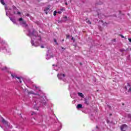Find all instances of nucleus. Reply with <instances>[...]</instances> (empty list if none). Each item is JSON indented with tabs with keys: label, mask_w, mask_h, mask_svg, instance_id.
I'll return each mask as SVG.
<instances>
[{
	"label": "nucleus",
	"mask_w": 131,
	"mask_h": 131,
	"mask_svg": "<svg viewBox=\"0 0 131 131\" xmlns=\"http://www.w3.org/2000/svg\"><path fill=\"white\" fill-rule=\"evenodd\" d=\"M113 41H114L115 42V41H116V39H114Z\"/></svg>",
	"instance_id": "f704fd0d"
},
{
	"label": "nucleus",
	"mask_w": 131,
	"mask_h": 131,
	"mask_svg": "<svg viewBox=\"0 0 131 131\" xmlns=\"http://www.w3.org/2000/svg\"><path fill=\"white\" fill-rule=\"evenodd\" d=\"M31 115H35V114H36V113L34 112H31L30 113Z\"/></svg>",
	"instance_id": "a211bd4d"
},
{
	"label": "nucleus",
	"mask_w": 131,
	"mask_h": 131,
	"mask_svg": "<svg viewBox=\"0 0 131 131\" xmlns=\"http://www.w3.org/2000/svg\"><path fill=\"white\" fill-rule=\"evenodd\" d=\"M128 40L130 42H131V38H128Z\"/></svg>",
	"instance_id": "c85d7f7f"
},
{
	"label": "nucleus",
	"mask_w": 131,
	"mask_h": 131,
	"mask_svg": "<svg viewBox=\"0 0 131 131\" xmlns=\"http://www.w3.org/2000/svg\"><path fill=\"white\" fill-rule=\"evenodd\" d=\"M65 5H66V6L68 5V3H67V2H66Z\"/></svg>",
	"instance_id": "2f4dec72"
},
{
	"label": "nucleus",
	"mask_w": 131,
	"mask_h": 131,
	"mask_svg": "<svg viewBox=\"0 0 131 131\" xmlns=\"http://www.w3.org/2000/svg\"><path fill=\"white\" fill-rule=\"evenodd\" d=\"M0 118L1 119V121L5 124V126L6 127V129H4V130L7 131L9 129V128H12V126H10L9 123L8 122V121L4 120L2 116H0Z\"/></svg>",
	"instance_id": "20e7f679"
},
{
	"label": "nucleus",
	"mask_w": 131,
	"mask_h": 131,
	"mask_svg": "<svg viewBox=\"0 0 131 131\" xmlns=\"http://www.w3.org/2000/svg\"><path fill=\"white\" fill-rule=\"evenodd\" d=\"M127 129V126L125 124H123L121 126V130L122 131H125Z\"/></svg>",
	"instance_id": "1a4fd4ad"
},
{
	"label": "nucleus",
	"mask_w": 131,
	"mask_h": 131,
	"mask_svg": "<svg viewBox=\"0 0 131 131\" xmlns=\"http://www.w3.org/2000/svg\"><path fill=\"white\" fill-rule=\"evenodd\" d=\"M11 76L13 78H17V81H19L20 83H22V81H23V79L21 78H19L16 76L15 74H11Z\"/></svg>",
	"instance_id": "423d86ee"
},
{
	"label": "nucleus",
	"mask_w": 131,
	"mask_h": 131,
	"mask_svg": "<svg viewBox=\"0 0 131 131\" xmlns=\"http://www.w3.org/2000/svg\"><path fill=\"white\" fill-rule=\"evenodd\" d=\"M45 119H47V117L46 116V115H40L39 117L38 121H40V122H42V121H43V120H45Z\"/></svg>",
	"instance_id": "6e6552de"
},
{
	"label": "nucleus",
	"mask_w": 131,
	"mask_h": 131,
	"mask_svg": "<svg viewBox=\"0 0 131 131\" xmlns=\"http://www.w3.org/2000/svg\"><path fill=\"white\" fill-rule=\"evenodd\" d=\"M22 24L23 25H26V26H28V25H26V21H25V20H23V21H22Z\"/></svg>",
	"instance_id": "dca6fc26"
},
{
	"label": "nucleus",
	"mask_w": 131,
	"mask_h": 131,
	"mask_svg": "<svg viewBox=\"0 0 131 131\" xmlns=\"http://www.w3.org/2000/svg\"><path fill=\"white\" fill-rule=\"evenodd\" d=\"M54 41L55 43V45H58V42H57V40L56 39H54Z\"/></svg>",
	"instance_id": "412c9836"
},
{
	"label": "nucleus",
	"mask_w": 131,
	"mask_h": 131,
	"mask_svg": "<svg viewBox=\"0 0 131 131\" xmlns=\"http://www.w3.org/2000/svg\"><path fill=\"white\" fill-rule=\"evenodd\" d=\"M60 11H65V9H64V8H61V9H60Z\"/></svg>",
	"instance_id": "5701e85b"
},
{
	"label": "nucleus",
	"mask_w": 131,
	"mask_h": 131,
	"mask_svg": "<svg viewBox=\"0 0 131 131\" xmlns=\"http://www.w3.org/2000/svg\"><path fill=\"white\" fill-rule=\"evenodd\" d=\"M42 127L43 129H46L48 127V125L43 124V125H42Z\"/></svg>",
	"instance_id": "f8f14e48"
},
{
	"label": "nucleus",
	"mask_w": 131,
	"mask_h": 131,
	"mask_svg": "<svg viewBox=\"0 0 131 131\" xmlns=\"http://www.w3.org/2000/svg\"><path fill=\"white\" fill-rule=\"evenodd\" d=\"M84 104H86V105H89V101H88L86 99H84Z\"/></svg>",
	"instance_id": "f3484780"
},
{
	"label": "nucleus",
	"mask_w": 131,
	"mask_h": 131,
	"mask_svg": "<svg viewBox=\"0 0 131 131\" xmlns=\"http://www.w3.org/2000/svg\"><path fill=\"white\" fill-rule=\"evenodd\" d=\"M62 13V12L61 11H59L58 12V14H61Z\"/></svg>",
	"instance_id": "c756f323"
},
{
	"label": "nucleus",
	"mask_w": 131,
	"mask_h": 131,
	"mask_svg": "<svg viewBox=\"0 0 131 131\" xmlns=\"http://www.w3.org/2000/svg\"><path fill=\"white\" fill-rule=\"evenodd\" d=\"M1 127H3L2 126H1Z\"/></svg>",
	"instance_id": "ea45409f"
},
{
	"label": "nucleus",
	"mask_w": 131,
	"mask_h": 131,
	"mask_svg": "<svg viewBox=\"0 0 131 131\" xmlns=\"http://www.w3.org/2000/svg\"><path fill=\"white\" fill-rule=\"evenodd\" d=\"M86 23H88V24H92V23L91 22V21L90 20H86Z\"/></svg>",
	"instance_id": "aec40b11"
},
{
	"label": "nucleus",
	"mask_w": 131,
	"mask_h": 131,
	"mask_svg": "<svg viewBox=\"0 0 131 131\" xmlns=\"http://www.w3.org/2000/svg\"><path fill=\"white\" fill-rule=\"evenodd\" d=\"M7 69L6 67H4V68L2 69V70H6Z\"/></svg>",
	"instance_id": "a878e982"
},
{
	"label": "nucleus",
	"mask_w": 131,
	"mask_h": 131,
	"mask_svg": "<svg viewBox=\"0 0 131 131\" xmlns=\"http://www.w3.org/2000/svg\"><path fill=\"white\" fill-rule=\"evenodd\" d=\"M49 10H50V8L49 7H46L45 9H44V11L46 13V14L47 15H48V11H49Z\"/></svg>",
	"instance_id": "9d476101"
},
{
	"label": "nucleus",
	"mask_w": 131,
	"mask_h": 131,
	"mask_svg": "<svg viewBox=\"0 0 131 131\" xmlns=\"http://www.w3.org/2000/svg\"><path fill=\"white\" fill-rule=\"evenodd\" d=\"M121 36L122 38H124V36H123L122 35H121Z\"/></svg>",
	"instance_id": "72a5a7b5"
},
{
	"label": "nucleus",
	"mask_w": 131,
	"mask_h": 131,
	"mask_svg": "<svg viewBox=\"0 0 131 131\" xmlns=\"http://www.w3.org/2000/svg\"><path fill=\"white\" fill-rule=\"evenodd\" d=\"M27 35L31 37V43L33 47H38L39 45L43 43L42 38L37 33H29Z\"/></svg>",
	"instance_id": "f03ea898"
},
{
	"label": "nucleus",
	"mask_w": 131,
	"mask_h": 131,
	"mask_svg": "<svg viewBox=\"0 0 131 131\" xmlns=\"http://www.w3.org/2000/svg\"><path fill=\"white\" fill-rule=\"evenodd\" d=\"M53 69L54 70H56V71H57L58 70V67L55 64H53Z\"/></svg>",
	"instance_id": "9b49d317"
},
{
	"label": "nucleus",
	"mask_w": 131,
	"mask_h": 131,
	"mask_svg": "<svg viewBox=\"0 0 131 131\" xmlns=\"http://www.w3.org/2000/svg\"><path fill=\"white\" fill-rule=\"evenodd\" d=\"M34 109H36V110H38V108H36L35 107H34Z\"/></svg>",
	"instance_id": "473e14b6"
},
{
	"label": "nucleus",
	"mask_w": 131,
	"mask_h": 131,
	"mask_svg": "<svg viewBox=\"0 0 131 131\" xmlns=\"http://www.w3.org/2000/svg\"><path fill=\"white\" fill-rule=\"evenodd\" d=\"M124 89H125V92L126 93L130 92V91H131L130 84H129V83H128L127 85L125 86Z\"/></svg>",
	"instance_id": "0eeeda50"
},
{
	"label": "nucleus",
	"mask_w": 131,
	"mask_h": 131,
	"mask_svg": "<svg viewBox=\"0 0 131 131\" xmlns=\"http://www.w3.org/2000/svg\"><path fill=\"white\" fill-rule=\"evenodd\" d=\"M2 51H4V53H11V49L8 47V45L6 42L0 43V52Z\"/></svg>",
	"instance_id": "7ed1b4c3"
},
{
	"label": "nucleus",
	"mask_w": 131,
	"mask_h": 131,
	"mask_svg": "<svg viewBox=\"0 0 131 131\" xmlns=\"http://www.w3.org/2000/svg\"><path fill=\"white\" fill-rule=\"evenodd\" d=\"M35 88L36 93H35L33 91H31L28 92V94L33 95L34 101L35 104H37V106L39 105H42L43 106H46V104H47V98L45 96L43 98V93H42V92L38 88L36 87V86H35Z\"/></svg>",
	"instance_id": "f257e3e1"
},
{
	"label": "nucleus",
	"mask_w": 131,
	"mask_h": 131,
	"mask_svg": "<svg viewBox=\"0 0 131 131\" xmlns=\"http://www.w3.org/2000/svg\"><path fill=\"white\" fill-rule=\"evenodd\" d=\"M46 59L47 60H49V59H51V55L49 54H47Z\"/></svg>",
	"instance_id": "2eb2a0df"
},
{
	"label": "nucleus",
	"mask_w": 131,
	"mask_h": 131,
	"mask_svg": "<svg viewBox=\"0 0 131 131\" xmlns=\"http://www.w3.org/2000/svg\"><path fill=\"white\" fill-rule=\"evenodd\" d=\"M53 15L54 16H56L57 15V11H54Z\"/></svg>",
	"instance_id": "4be33fe9"
},
{
	"label": "nucleus",
	"mask_w": 131,
	"mask_h": 131,
	"mask_svg": "<svg viewBox=\"0 0 131 131\" xmlns=\"http://www.w3.org/2000/svg\"><path fill=\"white\" fill-rule=\"evenodd\" d=\"M40 48H41V49H43V48H45V46L41 45V46H40Z\"/></svg>",
	"instance_id": "bb28decb"
},
{
	"label": "nucleus",
	"mask_w": 131,
	"mask_h": 131,
	"mask_svg": "<svg viewBox=\"0 0 131 131\" xmlns=\"http://www.w3.org/2000/svg\"><path fill=\"white\" fill-rule=\"evenodd\" d=\"M96 128H98V126H96Z\"/></svg>",
	"instance_id": "58836bf2"
},
{
	"label": "nucleus",
	"mask_w": 131,
	"mask_h": 131,
	"mask_svg": "<svg viewBox=\"0 0 131 131\" xmlns=\"http://www.w3.org/2000/svg\"><path fill=\"white\" fill-rule=\"evenodd\" d=\"M57 77L58 79H60V80H63V81H66L65 74L62 73L58 74Z\"/></svg>",
	"instance_id": "39448f33"
},
{
	"label": "nucleus",
	"mask_w": 131,
	"mask_h": 131,
	"mask_svg": "<svg viewBox=\"0 0 131 131\" xmlns=\"http://www.w3.org/2000/svg\"><path fill=\"white\" fill-rule=\"evenodd\" d=\"M78 95L79 96V97H81V98H83V94L81 93H78Z\"/></svg>",
	"instance_id": "ddd939ff"
},
{
	"label": "nucleus",
	"mask_w": 131,
	"mask_h": 131,
	"mask_svg": "<svg viewBox=\"0 0 131 131\" xmlns=\"http://www.w3.org/2000/svg\"><path fill=\"white\" fill-rule=\"evenodd\" d=\"M72 40H74V38H73V37H72Z\"/></svg>",
	"instance_id": "7c9ffc66"
},
{
	"label": "nucleus",
	"mask_w": 131,
	"mask_h": 131,
	"mask_svg": "<svg viewBox=\"0 0 131 131\" xmlns=\"http://www.w3.org/2000/svg\"><path fill=\"white\" fill-rule=\"evenodd\" d=\"M1 3L3 5H5V2L4 1V0H1Z\"/></svg>",
	"instance_id": "6ab92c4d"
},
{
	"label": "nucleus",
	"mask_w": 131,
	"mask_h": 131,
	"mask_svg": "<svg viewBox=\"0 0 131 131\" xmlns=\"http://www.w3.org/2000/svg\"><path fill=\"white\" fill-rule=\"evenodd\" d=\"M62 41H64V39H62Z\"/></svg>",
	"instance_id": "4c0bfd02"
},
{
	"label": "nucleus",
	"mask_w": 131,
	"mask_h": 131,
	"mask_svg": "<svg viewBox=\"0 0 131 131\" xmlns=\"http://www.w3.org/2000/svg\"><path fill=\"white\" fill-rule=\"evenodd\" d=\"M99 30H100V31H103V28H99Z\"/></svg>",
	"instance_id": "393cba45"
},
{
	"label": "nucleus",
	"mask_w": 131,
	"mask_h": 131,
	"mask_svg": "<svg viewBox=\"0 0 131 131\" xmlns=\"http://www.w3.org/2000/svg\"><path fill=\"white\" fill-rule=\"evenodd\" d=\"M64 19H67V16H65V17H64Z\"/></svg>",
	"instance_id": "c9c22d12"
},
{
	"label": "nucleus",
	"mask_w": 131,
	"mask_h": 131,
	"mask_svg": "<svg viewBox=\"0 0 131 131\" xmlns=\"http://www.w3.org/2000/svg\"><path fill=\"white\" fill-rule=\"evenodd\" d=\"M17 14H18V15H20V14H21V12H20V11H18V12H17Z\"/></svg>",
	"instance_id": "cd10ccee"
},
{
	"label": "nucleus",
	"mask_w": 131,
	"mask_h": 131,
	"mask_svg": "<svg viewBox=\"0 0 131 131\" xmlns=\"http://www.w3.org/2000/svg\"><path fill=\"white\" fill-rule=\"evenodd\" d=\"M60 128H61V127H60ZM60 129H58V130H60Z\"/></svg>",
	"instance_id": "e433bc0d"
},
{
	"label": "nucleus",
	"mask_w": 131,
	"mask_h": 131,
	"mask_svg": "<svg viewBox=\"0 0 131 131\" xmlns=\"http://www.w3.org/2000/svg\"><path fill=\"white\" fill-rule=\"evenodd\" d=\"M77 109H80V108H82V104H78L77 105Z\"/></svg>",
	"instance_id": "4468645a"
},
{
	"label": "nucleus",
	"mask_w": 131,
	"mask_h": 131,
	"mask_svg": "<svg viewBox=\"0 0 131 131\" xmlns=\"http://www.w3.org/2000/svg\"><path fill=\"white\" fill-rule=\"evenodd\" d=\"M19 21H23V18H22V17H20V18L19 19Z\"/></svg>",
	"instance_id": "b1692460"
}]
</instances>
